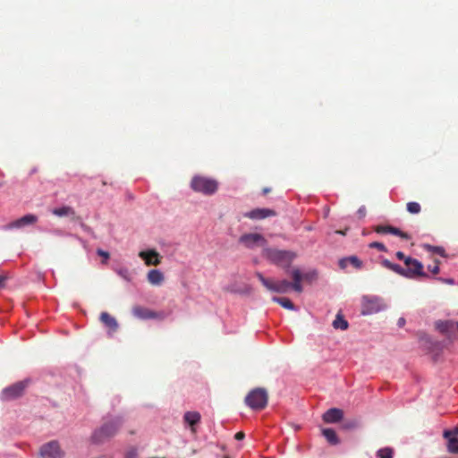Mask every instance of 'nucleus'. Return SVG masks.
<instances>
[{
	"label": "nucleus",
	"mask_w": 458,
	"mask_h": 458,
	"mask_svg": "<svg viewBox=\"0 0 458 458\" xmlns=\"http://www.w3.org/2000/svg\"><path fill=\"white\" fill-rule=\"evenodd\" d=\"M236 440H242L245 437V434L242 431H239L234 436Z\"/></svg>",
	"instance_id": "obj_39"
},
{
	"label": "nucleus",
	"mask_w": 458,
	"mask_h": 458,
	"mask_svg": "<svg viewBox=\"0 0 458 458\" xmlns=\"http://www.w3.org/2000/svg\"><path fill=\"white\" fill-rule=\"evenodd\" d=\"M30 383V379H24L4 387L0 394L1 400L9 402L21 397Z\"/></svg>",
	"instance_id": "obj_4"
},
{
	"label": "nucleus",
	"mask_w": 458,
	"mask_h": 458,
	"mask_svg": "<svg viewBox=\"0 0 458 458\" xmlns=\"http://www.w3.org/2000/svg\"><path fill=\"white\" fill-rule=\"evenodd\" d=\"M122 424L123 419L120 417L106 422L98 431L95 432L94 438L98 441H102L104 438L113 437L119 430Z\"/></svg>",
	"instance_id": "obj_6"
},
{
	"label": "nucleus",
	"mask_w": 458,
	"mask_h": 458,
	"mask_svg": "<svg viewBox=\"0 0 458 458\" xmlns=\"http://www.w3.org/2000/svg\"><path fill=\"white\" fill-rule=\"evenodd\" d=\"M190 185L191 190L195 192L210 196L217 191L219 183L214 178L204 175H195L192 177Z\"/></svg>",
	"instance_id": "obj_2"
},
{
	"label": "nucleus",
	"mask_w": 458,
	"mask_h": 458,
	"mask_svg": "<svg viewBox=\"0 0 458 458\" xmlns=\"http://www.w3.org/2000/svg\"><path fill=\"white\" fill-rule=\"evenodd\" d=\"M396 258H397L398 259H400V260H403V261H404V260H405V259H407L408 257H406V256L404 255V253H403V252H402V251H397V252H396Z\"/></svg>",
	"instance_id": "obj_40"
},
{
	"label": "nucleus",
	"mask_w": 458,
	"mask_h": 458,
	"mask_svg": "<svg viewBox=\"0 0 458 458\" xmlns=\"http://www.w3.org/2000/svg\"><path fill=\"white\" fill-rule=\"evenodd\" d=\"M436 328L449 340L454 338V329L456 328V322L452 320H438L436 322Z\"/></svg>",
	"instance_id": "obj_12"
},
{
	"label": "nucleus",
	"mask_w": 458,
	"mask_h": 458,
	"mask_svg": "<svg viewBox=\"0 0 458 458\" xmlns=\"http://www.w3.org/2000/svg\"><path fill=\"white\" fill-rule=\"evenodd\" d=\"M337 233L344 234V231H337Z\"/></svg>",
	"instance_id": "obj_45"
},
{
	"label": "nucleus",
	"mask_w": 458,
	"mask_h": 458,
	"mask_svg": "<svg viewBox=\"0 0 458 458\" xmlns=\"http://www.w3.org/2000/svg\"><path fill=\"white\" fill-rule=\"evenodd\" d=\"M357 426L356 421H350L344 424V428H353Z\"/></svg>",
	"instance_id": "obj_36"
},
{
	"label": "nucleus",
	"mask_w": 458,
	"mask_h": 458,
	"mask_svg": "<svg viewBox=\"0 0 458 458\" xmlns=\"http://www.w3.org/2000/svg\"><path fill=\"white\" fill-rule=\"evenodd\" d=\"M134 317L140 319H159L163 320L165 318L164 312H157L142 306H134L131 310Z\"/></svg>",
	"instance_id": "obj_9"
},
{
	"label": "nucleus",
	"mask_w": 458,
	"mask_h": 458,
	"mask_svg": "<svg viewBox=\"0 0 458 458\" xmlns=\"http://www.w3.org/2000/svg\"><path fill=\"white\" fill-rule=\"evenodd\" d=\"M358 215H359L360 217H364L365 216V215H366V208H365V207H361V208H359Z\"/></svg>",
	"instance_id": "obj_41"
},
{
	"label": "nucleus",
	"mask_w": 458,
	"mask_h": 458,
	"mask_svg": "<svg viewBox=\"0 0 458 458\" xmlns=\"http://www.w3.org/2000/svg\"><path fill=\"white\" fill-rule=\"evenodd\" d=\"M332 325L335 329L346 330L348 328V322L341 314L336 315Z\"/></svg>",
	"instance_id": "obj_25"
},
{
	"label": "nucleus",
	"mask_w": 458,
	"mask_h": 458,
	"mask_svg": "<svg viewBox=\"0 0 458 458\" xmlns=\"http://www.w3.org/2000/svg\"><path fill=\"white\" fill-rule=\"evenodd\" d=\"M345 262H350L356 268H360L361 267V261L357 257H350L346 259H343L340 261V266L342 267H345Z\"/></svg>",
	"instance_id": "obj_27"
},
{
	"label": "nucleus",
	"mask_w": 458,
	"mask_h": 458,
	"mask_svg": "<svg viewBox=\"0 0 458 458\" xmlns=\"http://www.w3.org/2000/svg\"><path fill=\"white\" fill-rule=\"evenodd\" d=\"M270 191H271V189H270V188H264V189L262 190L263 194H267V193L270 192Z\"/></svg>",
	"instance_id": "obj_44"
},
{
	"label": "nucleus",
	"mask_w": 458,
	"mask_h": 458,
	"mask_svg": "<svg viewBox=\"0 0 458 458\" xmlns=\"http://www.w3.org/2000/svg\"><path fill=\"white\" fill-rule=\"evenodd\" d=\"M382 265L386 267V268H388V269H391L394 263H392L391 261H389L388 259H384L382 261Z\"/></svg>",
	"instance_id": "obj_37"
},
{
	"label": "nucleus",
	"mask_w": 458,
	"mask_h": 458,
	"mask_svg": "<svg viewBox=\"0 0 458 458\" xmlns=\"http://www.w3.org/2000/svg\"><path fill=\"white\" fill-rule=\"evenodd\" d=\"M427 250H428L429 251L433 252V253H436V254H438L442 257L445 256V250L444 248L442 247H439V246H431V245H426L425 247Z\"/></svg>",
	"instance_id": "obj_30"
},
{
	"label": "nucleus",
	"mask_w": 458,
	"mask_h": 458,
	"mask_svg": "<svg viewBox=\"0 0 458 458\" xmlns=\"http://www.w3.org/2000/svg\"><path fill=\"white\" fill-rule=\"evenodd\" d=\"M292 277L293 283H291V287L297 293L302 292L301 281L303 280V274L301 272L299 268H294L292 270Z\"/></svg>",
	"instance_id": "obj_21"
},
{
	"label": "nucleus",
	"mask_w": 458,
	"mask_h": 458,
	"mask_svg": "<svg viewBox=\"0 0 458 458\" xmlns=\"http://www.w3.org/2000/svg\"><path fill=\"white\" fill-rule=\"evenodd\" d=\"M404 323H405V320H404V318H401L398 320V325H399L400 327L403 326V325H404Z\"/></svg>",
	"instance_id": "obj_43"
},
{
	"label": "nucleus",
	"mask_w": 458,
	"mask_h": 458,
	"mask_svg": "<svg viewBox=\"0 0 458 458\" xmlns=\"http://www.w3.org/2000/svg\"><path fill=\"white\" fill-rule=\"evenodd\" d=\"M97 253H98V255H99V256H101V257H103V258L105 259V260L103 261L104 263H106V260H107V259H109V257H110V255H109V253H108L107 251H105V250H101V249H98V250H97Z\"/></svg>",
	"instance_id": "obj_35"
},
{
	"label": "nucleus",
	"mask_w": 458,
	"mask_h": 458,
	"mask_svg": "<svg viewBox=\"0 0 458 458\" xmlns=\"http://www.w3.org/2000/svg\"><path fill=\"white\" fill-rule=\"evenodd\" d=\"M239 242L246 248L252 249L256 246H265L267 240L259 233H245L239 238Z\"/></svg>",
	"instance_id": "obj_10"
},
{
	"label": "nucleus",
	"mask_w": 458,
	"mask_h": 458,
	"mask_svg": "<svg viewBox=\"0 0 458 458\" xmlns=\"http://www.w3.org/2000/svg\"><path fill=\"white\" fill-rule=\"evenodd\" d=\"M262 257L277 267L288 268L296 258V253L276 248H264Z\"/></svg>",
	"instance_id": "obj_1"
},
{
	"label": "nucleus",
	"mask_w": 458,
	"mask_h": 458,
	"mask_svg": "<svg viewBox=\"0 0 458 458\" xmlns=\"http://www.w3.org/2000/svg\"><path fill=\"white\" fill-rule=\"evenodd\" d=\"M139 256L145 261L147 266H157L161 262L159 254L155 250L140 251Z\"/></svg>",
	"instance_id": "obj_16"
},
{
	"label": "nucleus",
	"mask_w": 458,
	"mask_h": 458,
	"mask_svg": "<svg viewBox=\"0 0 458 458\" xmlns=\"http://www.w3.org/2000/svg\"><path fill=\"white\" fill-rule=\"evenodd\" d=\"M393 449L389 447L379 449L377 452V456L378 458H393Z\"/></svg>",
	"instance_id": "obj_29"
},
{
	"label": "nucleus",
	"mask_w": 458,
	"mask_h": 458,
	"mask_svg": "<svg viewBox=\"0 0 458 458\" xmlns=\"http://www.w3.org/2000/svg\"><path fill=\"white\" fill-rule=\"evenodd\" d=\"M21 221L22 226L28 225H33L38 221V216L33 214H28L20 218Z\"/></svg>",
	"instance_id": "obj_28"
},
{
	"label": "nucleus",
	"mask_w": 458,
	"mask_h": 458,
	"mask_svg": "<svg viewBox=\"0 0 458 458\" xmlns=\"http://www.w3.org/2000/svg\"><path fill=\"white\" fill-rule=\"evenodd\" d=\"M428 270L431 271L433 274L437 275L439 273V262L437 260L435 261V264L433 266L429 265L428 267Z\"/></svg>",
	"instance_id": "obj_34"
},
{
	"label": "nucleus",
	"mask_w": 458,
	"mask_h": 458,
	"mask_svg": "<svg viewBox=\"0 0 458 458\" xmlns=\"http://www.w3.org/2000/svg\"><path fill=\"white\" fill-rule=\"evenodd\" d=\"M147 278L148 283L153 285H159L165 280L163 273L157 269H151L148 271Z\"/></svg>",
	"instance_id": "obj_22"
},
{
	"label": "nucleus",
	"mask_w": 458,
	"mask_h": 458,
	"mask_svg": "<svg viewBox=\"0 0 458 458\" xmlns=\"http://www.w3.org/2000/svg\"><path fill=\"white\" fill-rule=\"evenodd\" d=\"M39 454L42 458H64V456L57 441H50L43 445L40 447Z\"/></svg>",
	"instance_id": "obj_8"
},
{
	"label": "nucleus",
	"mask_w": 458,
	"mask_h": 458,
	"mask_svg": "<svg viewBox=\"0 0 458 458\" xmlns=\"http://www.w3.org/2000/svg\"><path fill=\"white\" fill-rule=\"evenodd\" d=\"M323 436L326 437L327 442L331 445H337L339 443V439L335 431L332 428H325L322 430Z\"/></svg>",
	"instance_id": "obj_23"
},
{
	"label": "nucleus",
	"mask_w": 458,
	"mask_h": 458,
	"mask_svg": "<svg viewBox=\"0 0 458 458\" xmlns=\"http://www.w3.org/2000/svg\"><path fill=\"white\" fill-rule=\"evenodd\" d=\"M344 417V411L338 408H331L323 414V420L326 423H336Z\"/></svg>",
	"instance_id": "obj_18"
},
{
	"label": "nucleus",
	"mask_w": 458,
	"mask_h": 458,
	"mask_svg": "<svg viewBox=\"0 0 458 458\" xmlns=\"http://www.w3.org/2000/svg\"><path fill=\"white\" fill-rule=\"evenodd\" d=\"M458 428L454 430H445L444 437L447 439L446 448L450 454H458Z\"/></svg>",
	"instance_id": "obj_13"
},
{
	"label": "nucleus",
	"mask_w": 458,
	"mask_h": 458,
	"mask_svg": "<svg viewBox=\"0 0 458 458\" xmlns=\"http://www.w3.org/2000/svg\"><path fill=\"white\" fill-rule=\"evenodd\" d=\"M404 264L407 267L406 270V277L412 278L414 276H427V275L423 272V265L415 259L407 258L404 260Z\"/></svg>",
	"instance_id": "obj_11"
},
{
	"label": "nucleus",
	"mask_w": 458,
	"mask_h": 458,
	"mask_svg": "<svg viewBox=\"0 0 458 458\" xmlns=\"http://www.w3.org/2000/svg\"><path fill=\"white\" fill-rule=\"evenodd\" d=\"M456 329L458 331V321L456 322Z\"/></svg>",
	"instance_id": "obj_46"
},
{
	"label": "nucleus",
	"mask_w": 458,
	"mask_h": 458,
	"mask_svg": "<svg viewBox=\"0 0 458 458\" xmlns=\"http://www.w3.org/2000/svg\"><path fill=\"white\" fill-rule=\"evenodd\" d=\"M276 211L271 208H255L244 214L245 217L252 220H261L269 216H275Z\"/></svg>",
	"instance_id": "obj_15"
},
{
	"label": "nucleus",
	"mask_w": 458,
	"mask_h": 458,
	"mask_svg": "<svg viewBox=\"0 0 458 458\" xmlns=\"http://www.w3.org/2000/svg\"><path fill=\"white\" fill-rule=\"evenodd\" d=\"M21 227H23V226L21 225V221L20 218L15 221H13L12 223L5 225L6 229H14V228H21Z\"/></svg>",
	"instance_id": "obj_33"
},
{
	"label": "nucleus",
	"mask_w": 458,
	"mask_h": 458,
	"mask_svg": "<svg viewBox=\"0 0 458 458\" xmlns=\"http://www.w3.org/2000/svg\"><path fill=\"white\" fill-rule=\"evenodd\" d=\"M385 308L381 298L377 296H363L361 301V313L370 315L379 312Z\"/></svg>",
	"instance_id": "obj_7"
},
{
	"label": "nucleus",
	"mask_w": 458,
	"mask_h": 458,
	"mask_svg": "<svg viewBox=\"0 0 458 458\" xmlns=\"http://www.w3.org/2000/svg\"><path fill=\"white\" fill-rule=\"evenodd\" d=\"M406 209L410 214L416 215L421 211V207L418 202L410 201L406 204Z\"/></svg>",
	"instance_id": "obj_26"
},
{
	"label": "nucleus",
	"mask_w": 458,
	"mask_h": 458,
	"mask_svg": "<svg viewBox=\"0 0 458 458\" xmlns=\"http://www.w3.org/2000/svg\"><path fill=\"white\" fill-rule=\"evenodd\" d=\"M375 232L381 234L391 233L403 240H410L411 238L409 233L403 232L399 228L392 225H377L375 228Z\"/></svg>",
	"instance_id": "obj_14"
},
{
	"label": "nucleus",
	"mask_w": 458,
	"mask_h": 458,
	"mask_svg": "<svg viewBox=\"0 0 458 458\" xmlns=\"http://www.w3.org/2000/svg\"><path fill=\"white\" fill-rule=\"evenodd\" d=\"M313 277H314V274L313 273L303 274V280L310 281V280H312Z\"/></svg>",
	"instance_id": "obj_42"
},
{
	"label": "nucleus",
	"mask_w": 458,
	"mask_h": 458,
	"mask_svg": "<svg viewBox=\"0 0 458 458\" xmlns=\"http://www.w3.org/2000/svg\"><path fill=\"white\" fill-rule=\"evenodd\" d=\"M52 214L59 217L68 216L72 220L79 219V216L76 215L74 208L70 206L55 208L52 210Z\"/></svg>",
	"instance_id": "obj_19"
},
{
	"label": "nucleus",
	"mask_w": 458,
	"mask_h": 458,
	"mask_svg": "<svg viewBox=\"0 0 458 458\" xmlns=\"http://www.w3.org/2000/svg\"><path fill=\"white\" fill-rule=\"evenodd\" d=\"M100 321L108 328V334L113 335L118 329V323L115 318L108 312H102L99 318Z\"/></svg>",
	"instance_id": "obj_17"
},
{
	"label": "nucleus",
	"mask_w": 458,
	"mask_h": 458,
	"mask_svg": "<svg viewBox=\"0 0 458 458\" xmlns=\"http://www.w3.org/2000/svg\"><path fill=\"white\" fill-rule=\"evenodd\" d=\"M272 301L274 302H276V303L280 304L284 309L291 310H295L294 304L288 298L274 296L272 298Z\"/></svg>",
	"instance_id": "obj_24"
},
{
	"label": "nucleus",
	"mask_w": 458,
	"mask_h": 458,
	"mask_svg": "<svg viewBox=\"0 0 458 458\" xmlns=\"http://www.w3.org/2000/svg\"><path fill=\"white\" fill-rule=\"evenodd\" d=\"M256 276L268 291L278 293H286L290 290L291 283L287 280L274 281L266 278L260 272L256 273Z\"/></svg>",
	"instance_id": "obj_5"
},
{
	"label": "nucleus",
	"mask_w": 458,
	"mask_h": 458,
	"mask_svg": "<svg viewBox=\"0 0 458 458\" xmlns=\"http://www.w3.org/2000/svg\"><path fill=\"white\" fill-rule=\"evenodd\" d=\"M227 458V457H226Z\"/></svg>",
	"instance_id": "obj_47"
},
{
	"label": "nucleus",
	"mask_w": 458,
	"mask_h": 458,
	"mask_svg": "<svg viewBox=\"0 0 458 458\" xmlns=\"http://www.w3.org/2000/svg\"><path fill=\"white\" fill-rule=\"evenodd\" d=\"M390 270L395 272L398 275L406 276V270L398 264H394Z\"/></svg>",
	"instance_id": "obj_31"
},
{
	"label": "nucleus",
	"mask_w": 458,
	"mask_h": 458,
	"mask_svg": "<svg viewBox=\"0 0 458 458\" xmlns=\"http://www.w3.org/2000/svg\"><path fill=\"white\" fill-rule=\"evenodd\" d=\"M200 413L198 411H187L183 415V420L191 427V431L196 433L195 426L200 421Z\"/></svg>",
	"instance_id": "obj_20"
},
{
	"label": "nucleus",
	"mask_w": 458,
	"mask_h": 458,
	"mask_svg": "<svg viewBox=\"0 0 458 458\" xmlns=\"http://www.w3.org/2000/svg\"><path fill=\"white\" fill-rule=\"evenodd\" d=\"M369 248L377 249L380 251H384V252L387 251L386 247L383 243L378 242H373L369 243Z\"/></svg>",
	"instance_id": "obj_32"
},
{
	"label": "nucleus",
	"mask_w": 458,
	"mask_h": 458,
	"mask_svg": "<svg viewBox=\"0 0 458 458\" xmlns=\"http://www.w3.org/2000/svg\"><path fill=\"white\" fill-rule=\"evenodd\" d=\"M268 394L265 388L257 387L249 392L245 397V403L250 409L261 411L267 405Z\"/></svg>",
	"instance_id": "obj_3"
},
{
	"label": "nucleus",
	"mask_w": 458,
	"mask_h": 458,
	"mask_svg": "<svg viewBox=\"0 0 458 458\" xmlns=\"http://www.w3.org/2000/svg\"><path fill=\"white\" fill-rule=\"evenodd\" d=\"M6 280H7V276H5L4 275H0V288L4 287Z\"/></svg>",
	"instance_id": "obj_38"
}]
</instances>
